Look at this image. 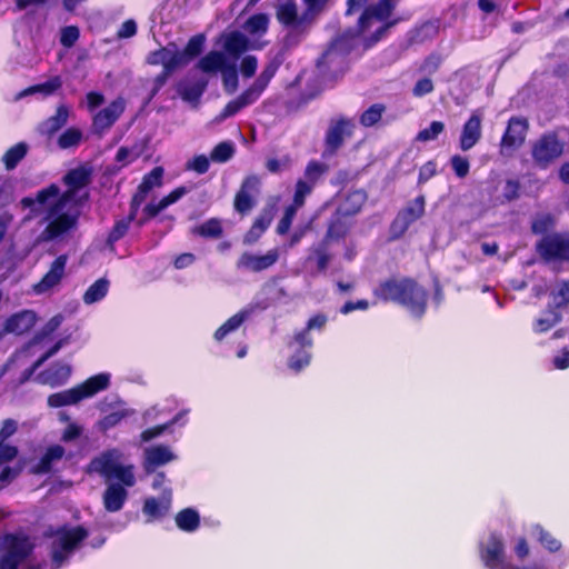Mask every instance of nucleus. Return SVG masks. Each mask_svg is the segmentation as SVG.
Masks as SVG:
<instances>
[{"label": "nucleus", "instance_id": "9d476101", "mask_svg": "<svg viewBox=\"0 0 569 569\" xmlns=\"http://www.w3.org/2000/svg\"><path fill=\"white\" fill-rule=\"evenodd\" d=\"M563 149L565 142L557 133L549 132L533 142L531 154L535 163L545 169L563 153Z\"/></svg>", "mask_w": 569, "mask_h": 569}, {"label": "nucleus", "instance_id": "9b49d317", "mask_svg": "<svg viewBox=\"0 0 569 569\" xmlns=\"http://www.w3.org/2000/svg\"><path fill=\"white\" fill-rule=\"evenodd\" d=\"M536 247L540 257L548 262L569 261V233L547 234Z\"/></svg>", "mask_w": 569, "mask_h": 569}, {"label": "nucleus", "instance_id": "2eb2a0df", "mask_svg": "<svg viewBox=\"0 0 569 569\" xmlns=\"http://www.w3.org/2000/svg\"><path fill=\"white\" fill-rule=\"evenodd\" d=\"M355 123L350 119L332 120L326 133V153L333 154L343 143L345 137L352 133Z\"/></svg>", "mask_w": 569, "mask_h": 569}, {"label": "nucleus", "instance_id": "c9c22d12", "mask_svg": "<svg viewBox=\"0 0 569 569\" xmlns=\"http://www.w3.org/2000/svg\"><path fill=\"white\" fill-rule=\"evenodd\" d=\"M134 413L133 410L126 408L118 411H112L108 415H104L98 422L97 427L100 431L106 432L107 430L116 427L127 417H130Z\"/></svg>", "mask_w": 569, "mask_h": 569}, {"label": "nucleus", "instance_id": "7ed1b4c3", "mask_svg": "<svg viewBox=\"0 0 569 569\" xmlns=\"http://www.w3.org/2000/svg\"><path fill=\"white\" fill-rule=\"evenodd\" d=\"M375 293L382 300L401 303L413 317L420 318L425 313L427 291L410 279L386 281Z\"/></svg>", "mask_w": 569, "mask_h": 569}, {"label": "nucleus", "instance_id": "58836bf2", "mask_svg": "<svg viewBox=\"0 0 569 569\" xmlns=\"http://www.w3.org/2000/svg\"><path fill=\"white\" fill-rule=\"evenodd\" d=\"M28 146L24 142H19L11 147L2 157V161L7 170H12L26 157Z\"/></svg>", "mask_w": 569, "mask_h": 569}, {"label": "nucleus", "instance_id": "423d86ee", "mask_svg": "<svg viewBox=\"0 0 569 569\" xmlns=\"http://www.w3.org/2000/svg\"><path fill=\"white\" fill-rule=\"evenodd\" d=\"M34 543L24 533H7L0 537V569H40L30 560Z\"/></svg>", "mask_w": 569, "mask_h": 569}, {"label": "nucleus", "instance_id": "338daca9", "mask_svg": "<svg viewBox=\"0 0 569 569\" xmlns=\"http://www.w3.org/2000/svg\"><path fill=\"white\" fill-rule=\"evenodd\" d=\"M310 353L307 351H300L292 356L289 360V367L295 371H300L303 367L310 362Z\"/></svg>", "mask_w": 569, "mask_h": 569}, {"label": "nucleus", "instance_id": "4d7b16f0", "mask_svg": "<svg viewBox=\"0 0 569 569\" xmlns=\"http://www.w3.org/2000/svg\"><path fill=\"white\" fill-rule=\"evenodd\" d=\"M80 31L76 26H68L62 28L60 42L66 48H71L79 39Z\"/></svg>", "mask_w": 569, "mask_h": 569}, {"label": "nucleus", "instance_id": "864d4df0", "mask_svg": "<svg viewBox=\"0 0 569 569\" xmlns=\"http://www.w3.org/2000/svg\"><path fill=\"white\" fill-rule=\"evenodd\" d=\"M196 232L202 237L218 238L222 232V228L217 219H210L199 226Z\"/></svg>", "mask_w": 569, "mask_h": 569}, {"label": "nucleus", "instance_id": "0eeeda50", "mask_svg": "<svg viewBox=\"0 0 569 569\" xmlns=\"http://www.w3.org/2000/svg\"><path fill=\"white\" fill-rule=\"evenodd\" d=\"M281 61L276 58L271 59L263 68L261 73L254 82L243 91L237 99L228 102L224 109L214 118V122L220 123L227 118L232 117L241 109L256 102L264 89L268 87L270 80L277 73Z\"/></svg>", "mask_w": 569, "mask_h": 569}, {"label": "nucleus", "instance_id": "e433bc0d", "mask_svg": "<svg viewBox=\"0 0 569 569\" xmlns=\"http://www.w3.org/2000/svg\"><path fill=\"white\" fill-rule=\"evenodd\" d=\"M199 522V513L191 508L183 509L176 516V523L183 531H194Z\"/></svg>", "mask_w": 569, "mask_h": 569}, {"label": "nucleus", "instance_id": "c85d7f7f", "mask_svg": "<svg viewBox=\"0 0 569 569\" xmlns=\"http://www.w3.org/2000/svg\"><path fill=\"white\" fill-rule=\"evenodd\" d=\"M252 313L251 308H246L231 318H229L222 326H220L217 331L214 332V339L220 341L222 340L228 333L237 330L244 320H247L250 315Z\"/></svg>", "mask_w": 569, "mask_h": 569}, {"label": "nucleus", "instance_id": "b1692460", "mask_svg": "<svg viewBox=\"0 0 569 569\" xmlns=\"http://www.w3.org/2000/svg\"><path fill=\"white\" fill-rule=\"evenodd\" d=\"M36 323L33 311L23 310L9 317L4 322V331L8 333L23 335L28 332Z\"/></svg>", "mask_w": 569, "mask_h": 569}, {"label": "nucleus", "instance_id": "1a4fd4ad", "mask_svg": "<svg viewBox=\"0 0 569 569\" xmlns=\"http://www.w3.org/2000/svg\"><path fill=\"white\" fill-rule=\"evenodd\" d=\"M109 385L110 375L99 373L73 388L50 395L47 399V403L50 408L73 406L83 399L91 398L98 392L108 389Z\"/></svg>", "mask_w": 569, "mask_h": 569}, {"label": "nucleus", "instance_id": "412c9836", "mask_svg": "<svg viewBox=\"0 0 569 569\" xmlns=\"http://www.w3.org/2000/svg\"><path fill=\"white\" fill-rule=\"evenodd\" d=\"M259 179L254 176L248 177L237 192L234 209L240 213L250 211L254 204L253 196L258 192Z\"/></svg>", "mask_w": 569, "mask_h": 569}, {"label": "nucleus", "instance_id": "a878e982", "mask_svg": "<svg viewBox=\"0 0 569 569\" xmlns=\"http://www.w3.org/2000/svg\"><path fill=\"white\" fill-rule=\"evenodd\" d=\"M187 193L184 187H180L171 191L168 196L163 197L158 203H149L143 208L144 218L138 220V226H142L148 219L156 217L159 212L167 207L177 202L182 196Z\"/></svg>", "mask_w": 569, "mask_h": 569}, {"label": "nucleus", "instance_id": "69168bd1", "mask_svg": "<svg viewBox=\"0 0 569 569\" xmlns=\"http://www.w3.org/2000/svg\"><path fill=\"white\" fill-rule=\"evenodd\" d=\"M535 530L539 533V539L541 543L550 551H557L560 549V542L552 538L548 532L543 531V529L539 526L535 527Z\"/></svg>", "mask_w": 569, "mask_h": 569}, {"label": "nucleus", "instance_id": "4468645a", "mask_svg": "<svg viewBox=\"0 0 569 569\" xmlns=\"http://www.w3.org/2000/svg\"><path fill=\"white\" fill-rule=\"evenodd\" d=\"M68 262V257L66 254H61L56 258L50 264L47 273L41 278V280L33 284L32 290L37 295H44L52 292L62 281L66 274V266Z\"/></svg>", "mask_w": 569, "mask_h": 569}, {"label": "nucleus", "instance_id": "bb28decb", "mask_svg": "<svg viewBox=\"0 0 569 569\" xmlns=\"http://www.w3.org/2000/svg\"><path fill=\"white\" fill-rule=\"evenodd\" d=\"M69 118V108L61 104L57 108L56 114L48 118L46 121L39 124V132L42 136L52 137L58 132L67 122Z\"/></svg>", "mask_w": 569, "mask_h": 569}, {"label": "nucleus", "instance_id": "de8ad7c7", "mask_svg": "<svg viewBox=\"0 0 569 569\" xmlns=\"http://www.w3.org/2000/svg\"><path fill=\"white\" fill-rule=\"evenodd\" d=\"M127 406H126V402L122 401L119 397L117 396H109V397H106L103 398L99 403H98V409L100 410L101 413L103 415H108L112 411H118V410H121V409H126Z\"/></svg>", "mask_w": 569, "mask_h": 569}, {"label": "nucleus", "instance_id": "a19ab883", "mask_svg": "<svg viewBox=\"0 0 569 569\" xmlns=\"http://www.w3.org/2000/svg\"><path fill=\"white\" fill-rule=\"evenodd\" d=\"M561 319V315L553 307L549 306L548 317L537 319L532 327L533 331L537 333L546 332L558 325Z\"/></svg>", "mask_w": 569, "mask_h": 569}, {"label": "nucleus", "instance_id": "f3484780", "mask_svg": "<svg viewBox=\"0 0 569 569\" xmlns=\"http://www.w3.org/2000/svg\"><path fill=\"white\" fill-rule=\"evenodd\" d=\"M278 249H271L262 256L243 252L237 261V268L252 272H260L272 267L278 261Z\"/></svg>", "mask_w": 569, "mask_h": 569}, {"label": "nucleus", "instance_id": "c756f323", "mask_svg": "<svg viewBox=\"0 0 569 569\" xmlns=\"http://www.w3.org/2000/svg\"><path fill=\"white\" fill-rule=\"evenodd\" d=\"M171 503V496L170 493L168 496H163L160 500L156 498H148L144 501L143 505V512L150 518V519H158L163 517L170 508Z\"/></svg>", "mask_w": 569, "mask_h": 569}, {"label": "nucleus", "instance_id": "39448f33", "mask_svg": "<svg viewBox=\"0 0 569 569\" xmlns=\"http://www.w3.org/2000/svg\"><path fill=\"white\" fill-rule=\"evenodd\" d=\"M46 537L50 539L51 567L59 569L88 537V531L81 526H62L46 532Z\"/></svg>", "mask_w": 569, "mask_h": 569}, {"label": "nucleus", "instance_id": "dca6fc26", "mask_svg": "<svg viewBox=\"0 0 569 569\" xmlns=\"http://www.w3.org/2000/svg\"><path fill=\"white\" fill-rule=\"evenodd\" d=\"M482 112L476 110L463 124L459 139V147L462 151L470 150L480 141L482 137Z\"/></svg>", "mask_w": 569, "mask_h": 569}, {"label": "nucleus", "instance_id": "f704fd0d", "mask_svg": "<svg viewBox=\"0 0 569 569\" xmlns=\"http://www.w3.org/2000/svg\"><path fill=\"white\" fill-rule=\"evenodd\" d=\"M366 201L367 193L363 190H353L347 194L346 200L341 206V211L349 216L356 214L361 210Z\"/></svg>", "mask_w": 569, "mask_h": 569}, {"label": "nucleus", "instance_id": "0e129e2a", "mask_svg": "<svg viewBox=\"0 0 569 569\" xmlns=\"http://www.w3.org/2000/svg\"><path fill=\"white\" fill-rule=\"evenodd\" d=\"M148 193L149 192L138 187V190L131 200L129 220H134L137 218L138 209L146 201Z\"/></svg>", "mask_w": 569, "mask_h": 569}, {"label": "nucleus", "instance_id": "6ab92c4d", "mask_svg": "<svg viewBox=\"0 0 569 569\" xmlns=\"http://www.w3.org/2000/svg\"><path fill=\"white\" fill-rule=\"evenodd\" d=\"M147 62L152 66L161 64L162 70L174 71L181 67V56L174 44H169L150 52Z\"/></svg>", "mask_w": 569, "mask_h": 569}, {"label": "nucleus", "instance_id": "f03ea898", "mask_svg": "<svg viewBox=\"0 0 569 569\" xmlns=\"http://www.w3.org/2000/svg\"><path fill=\"white\" fill-rule=\"evenodd\" d=\"M368 1L347 0V16L360 10H362V13L357 26L335 39L319 58L317 67L323 74L327 72L336 74L343 71L346 57L353 47L355 38L362 37L367 46H372L396 24V20L390 21L389 18L398 0H379L375 4L367 6Z\"/></svg>", "mask_w": 569, "mask_h": 569}, {"label": "nucleus", "instance_id": "393cba45", "mask_svg": "<svg viewBox=\"0 0 569 569\" xmlns=\"http://www.w3.org/2000/svg\"><path fill=\"white\" fill-rule=\"evenodd\" d=\"M71 373L69 365L56 363L37 376V381L50 387H58L67 382Z\"/></svg>", "mask_w": 569, "mask_h": 569}, {"label": "nucleus", "instance_id": "c03bdc74", "mask_svg": "<svg viewBox=\"0 0 569 569\" xmlns=\"http://www.w3.org/2000/svg\"><path fill=\"white\" fill-rule=\"evenodd\" d=\"M234 153V148L231 142L223 141L217 144L211 151L210 159L214 162H226Z\"/></svg>", "mask_w": 569, "mask_h": 569}, {"label": "nucleus", "instance_id": "72a5a7b5", "mask_svg": "<svg viewBox=\"0 0 569 569\" xmlns=\"http://www.w3.org/2000/svg\"><path fill=\"white\" fill-rule=\"evenodd\" d=\"M110 282L106 278H100L94 281L84 292L83 302L86 305H92L102 300L109 291Z\"/></svg>", "mask_w": 569, "mask_h": 569}, {"label": "nucleus", "instance_id": "680f3d73", "mask_svg": "<svg viewBox=\"0 0 569 569\" xmlns=\"http://www.w3.org/2000/svg\"><path fill=\"white\" fill-rule=\"evenodd\" d=\"M452 170L459 178H465L469 173L470 163L467 158L456 154L450 160Z\"/></svg>", "mask_w": 569, "mask_h": 569}, {"label": "nucleus", "instance_id": "bf43d9fd", "mask_svg": "<svg viewBox=\"0 0 569 569\" xmlns=\"http://www.w3.org/2000/svg\"><path fill=\"white\" fill-rule=\"evenodd\" d=\"M131 221L132 220H129V217L118 221L108 236V243L113 244L120 240L127 233Z\"/></svg>", "mask_w": 569, "mask_h": 569}, {"label": "nucleus", "instance_id": "79ce46f5", "mask_svg": "<svg viewBox=\"0 0 569 569\" xmlns=\"http://www.w3.org/2000/svg\"><path fill=\"white\" fill-rule=\"evenodd\" d=\"M313 258L317 260L318 270L325 271L331 260V256L329 254L325 242L313 246L310 249L308 260H312Z\"/></svg>", "mask_w": 569, "mask_h": 569}, {"label": "nucleus", "instance_id": "13d9d810", "mask_svg": "<svg viewBox=\"0 0 569 569\" xmlns=\"http://www.w3.org/2000/svg\"><path fill=\"white\" fill-rule=\"evenodd\" d=\"M315 186L309 183L307 180H298L296 184V191L293 196V201L297 206H303L305 198L311 193Z\"/></svg>", "mask_w": 569, "mask_h": 569}, {"label": "nucleus", "instance_id": "a211bd4d", "mask_svg": "<svg viewBox=\"0 0 569 569\" xmlns=\"http://www.w3.org/2000/svg\"><path fill=\"white\" fill-rule=\"evenodd\" d=\"M266 43L258 40L250 41L248 37L239 31H233L224 37L223 49L233 58H239L248 49L259 50Z\"/></svg>", "mask_w": 569, "mask_h": 569}, {"label": "nucleus", "instance_id": "49530a36", "mask_svg": "<svg viewBox=\"0 0 569 569\" xmlns=\"http://www.w3.org/2000/svg\"><path fill=\"white\" fill-rule=\"evenodd\" d=\"M445 130V123L441 121H432L429 128L421 130L416 140L420 142H428L436 140L438 136Z\"/></svg>", "mask_w": 569, "mask_h": 569}, {"label": "nucleus", "instance_id": "f257e3e1", "mask_svg": "<svg viewBox=\"0 0 569 569\" xmlns=\"http://www.w3.org/2000/svg\"><path fill=\"white\" fill-rule=\"evenodd\" d=\"M90 181L91 169L78 167L63 177V182L68 187L66 191L61 192L60 187L52 183L38 190L34 197L21 199V206L32 209L33 212L37 211V204L46 209L43 221L47 224L39 234V241H63L77 230L81 216L80 207L88 198L87 192H79Z\"/></svg>", "mask_w": 569, "mask_h": 569}, {"label": "nucleus", "instance_id": "37998d69", "mask_svg": "<svg viewBox=\"0 0 569 569\" xmlns=\"http://www.w3.org/2000/svg\"><path fill=\"white\" fill-rule=\"evenodd\" d=\"M386 107L381 103H376L369 107L360 117V123L365 127H372L379 122L385 112Z\"/></svg>", "mask_w": 569, "mask_h": 569}, {"label": "nucleus", "instance_id": "6e6552de", "mask_svg": "<svg viewBox=\"0 0 569 569\" xmlns=\"http://www.w3.org/2000/svg\"><path fill=\"white\" fill-rule=\"evenodd\" d=\"M277 20L288 29L284 37V47H293L298 44L303 34L308 32L312 26L308 13L303 10L301 13L298 11V6L295 0H280L276 7Z\"/></svg>", "mask_w": 569, "mask_h": 569}, {"label": "nucleus", "instance_id": "2f4dec72", "mask_svg": "<svg viewBox=\"0 0 569 569\" xmlns=\"http://www.w3.org/2000/svg\"><path fill=\"white\" fill-rule=\"evenodd\" d=\"M227 66L226 57L220 51H210L198 62V68L203 72L222 71Z\"/></svg>", "mask_w": 569, "mask_h": 569}, {"label": "nucleus", "instance_id": "774afa93", "mask_svg": "<svg viewBox=\"0 0 569 569\" xmlns=\"http://www.w3.org/2000/svg\"><path fill=\"white\" fill-rule=\"evenodd\" d=\"M327 0H303L306 4V13H308L310 20L313 22L316 20V17L320 13V11L323 9L325 3Z\"/></svg>", "mask_w": 569, "mask_h": 569}, {"label": "nucleus", "instance_id": "5fc2aeb1", "mask_svg": "<svg viewBox=\"0 0 569 569\" xmlns=\"http://www.w3.org/2000/svg\"><path fill=\"white\" fill-rule=\"evenodd\" d=\"M326 170L327 167L325 164L312 161L307 166L305 170V178L302 180H307L309 183L315 186Z\"/></svg>", "mask_w": 569, "mask_h": 569}, {"label": "nucleus", "instance_id": "a18cd8bd", "mask_svg": "<svg viewBox=\"0 0 569 569\" xmlns=\"http://www.w3.org/2000/svg\"><path fill=\"white\" fill-rule=\"evenodd\" d=\"M82 133L79 129L69 128L58 139V146L61 149H69L80 143Z\"/></svg>", "mask_w": 569, "mask_h": 569}, {"label": "nucleus", "instance_id": "20e7f679", "mask_svg": "<svg viewBox=\"0 0 569 569\" xmlns=\"http://www.w3.org/2000/svg\"><path fill=\"white\" fill-rule=\"evenodd\" d=\"M89 471L96 472L106 483H122L133 487L136 477L133 466L123 462V453L119 449H108L91 460Z\"/></svg>", "mask_w": 569, "mask_h": 569}, {"label": "nucleus", "instance_id": "ea45409f", "mask_svg": "<svg viewBox=\"0 0 569 569\" xmlns=\"http://www.w3.org/2000/svg\"><path fill=\"white\" fill-rule=\"evenodd\" d=\"M550 297L552 300L551 307L555 309L569 305V280L558 281L550 291Z\"/></svg>", "mask_w": 569, "mask_h": 569}, {"label": "nucleus", "instance_id": "aec40b11", "mask_svg": "<svg viewBox=\"0 0 569 569\" xmlns=\"http://www.w3.org/2000/svg\"><path fill=\"white\" fill-rule=\"evenodd\" d=\"M177 456L170 447L164 445L151 446L144 449V470L153 472L158 467L176 460Z\"/></svg>", "mask_w": 569, "mask_h": 569}, {"label": "nucleus", "instance_id": "5701e85b", "mask_svg": "<svg viewBox=\"0 0 569 569\" xmlns=\"http://www.w3.org/2000/svg\"><path fill=\"white\" fill-rule=\"evenodd\" d=\"M107 488L103 492V506L109 512H117L122 509L127 498L128 491L127 486L122 483H107Z\"/></svg>", "mask_w": 569, "mask_h": 569}, {"label": "nucleus", "instance_id": "052dcab7", "mask_svg": "<svg viewBox=\"0 0 569 569\" xmlns=\"http://www.w3.org/2000/svg\"><path fill=\"white\" fill-rule=\"evenodd\" d=\"M209 159L204 154L194 157L186 163L187 170L196 171L199 174H203L209 170Z\"/></svg>", "mask_w": 569, "mask_h": 569}, {"label": "nucleus", "instance_id": "8fccbe9b", "mask_svg": "<svg viewBox=\"0 0 569 569\" xmlns=\"http://www.w3.org/2000/svg\"><path fill=\"white\" fill-rule=\"evenodd\" d=\"M222 80L227 92L233 93L238 88V73L234 64H228L223 70Z\"/></svg>", "mask_w": 569, "mask_h": 569}, {"label": "nucleus", "instance_id": "e2e57ef3", "mask_svg": "<svg viewBox=\"0 0 569 569\" xmlns=\"http://www.w3.org/2000/svg\"><path fill=\"white\" fill-rule=\"evenodd\" d=\"M258 68V59L254 56L248 54L242 58L240 62V72L244 78H251Z\"/></svg>", "mask_w": 569, "mask_h": 569}, {"label": "nucleus", "instance_id": "473e14b6", "mask_svg": "<svg viewBox=\"0 0 569 569\" xmlns=\"http://www.w3.org/2000/svg\"><path fill=\"white\" fill-rule=\"evenodd\" d=\"M269 16L266 13H257L251 16L243 24V30L252 37L263 36L269 28Z\"/></svg>", "mask_w": 569, "mask_h": 569}, {"label": "nucleus", "instance_id": "6e6d98bb", "mask_svg": "<svg viewBox=\"0 0 569 569\" xmlns=\"http://www.w3.org/2000/svg\"><path fill=\"white\" fill-rule=\"evenodd\" d=\"M48 0H14V11L27 10V14H34L39 8L47 4Z\"/></svg>", "mask_w": 569, "mask_h": 569}, {"label": "nucleus", "instance_id": "ddd939ff", "mask_svg": "<svg viewBox=\"0 0 569 569\" xmlns=\"http://www.w3.org/2000/svg\"><path fill=\"white\" fill-rule=\"evenodd\" d=\"M528 128L527 119L512 117L501 138L500 154L503 157L512 156V153L523 144Z\"/></svg>", "mask_w": 569, "mask_h": 569}, {"label": "nucleus", "instance_id": "09e8293b", "mask_svg": "<svg viewBox=\"0 0 569 569\" xmlns=\"http://www.w3.org/2000/svg\"><path fill=\"white\" fill-rule=\"evenodd\" d=\"M162 176L163 169L161 167L153 168L147 176H144L139 188L143 189L147 192H150L154 187L161 184Z\"/></svg>", "mask_w": 569, "mask_h": 569}, {"label": "nucleus", "instance_id": "4be33fe9", "mask_svg": "<svg viewBox=\"0 0 569 569\" xmlns=\"http://www.w3.org/2000/svg\"><path fill=\"white\" fill-rule=\"evenodd\" d=\"M124 110V102L121 99L112 101L108 107L99 111L93 118L94 130L99 133L109 129Z\"/></svg>", "mask_w": 569, "mask_h": 569}, {"label": "nucleus", "instance_id": "cd10ccee", "mask_svg": "<svg viewBox=\"0 0 569 569\" xmlns=\"http://www.w3.org/2000/svg\"><path fill=\"white\" fill-rule=\"evenodd\" d=\"M207 80L200 79L196 81H183L178 86V92L184 101H198L206 90Z\"/></svg>", "mask_w": 569, "mask_h": 569}, {"label": "nucleus", "instance_id": "3c124183", "mask_svg": "<svg viewBox=\"0 0 569 569\" xmlns=\"http://www.w3.org/2000/svg\"><path fill=\"white\" fill-rule=\"evenodd\" d=\"M555 219L551 214H540L535 218L531 224L532 232L536 234H543L552 229Z\"/></svg>", "mask_w": 569, "mask_h": 569}, {"label": "nucleus", "instance_id": "4c0bfd02", "mask_svg": "<svg viewBox=\"0 0 569 569\" xmlns=\"http://www.w3.org/2000/svg\"><path fill=\"white\" fill-rule=\"evenodd\" d=\"M204 37L202 34L193 36L187 43L183 51H179L181 56V67L189 63L190 60L199 56L202 51Z\"/></svg>", "mask_w": 569, "mask_h": 569}, {"label": "nucleus", "instance_id": "603ef678", "mask_svg": "<svg viewBox=\"0 0 569 569\" xmlns=\"http://www.w3.org/2000/svg\"><path fill=\"white\" fill-rule=\"evenodd\" d=\"M61 84H62L61 79L59 77H54L44 83L30 87L29 89L26 90V92L23 94L41 92V93L48 96V94L53 93L56 90H58L61 87Z\"/></svg>", "mask_w": 569, "mask_h": 569}, {"label": "nucleus", "instance_id": "7c9ffc66", "mask_svg": "<svg viewBox=\"0 0 569 569\" xmlns=\"http://www.w3.org/2000/svg\"><path fill=\"white\" fill-rule=\"evenodd\" d=\"M64 448L59 445L51 446L47 449L38 465L34 467L36 473H48L51 471L52 465L62 459Z\"/></svg>", "mask_w": 569, "mask_h": 569}, {"label": "nucleus", "instance_id": "f8f14e48", "mask_svg": "<svg viewBox=\"0 0 569 569\" xmlns=\"http://www.w3.org/2000/svg\"><path fill=\"white\" fill-rule=\"evenodd\" d=\"M425 197L419 196L400 210L390 226L391 238L402 237L409 227L425 214Z\"/></svg>", "mask_w": 569, "mask_h": 569}]
</instances>
